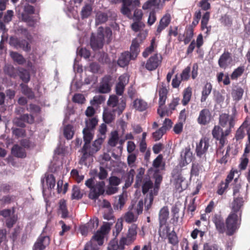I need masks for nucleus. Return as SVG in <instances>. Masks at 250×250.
Returning <instances> with one entry per match:
<instances>
[{
  "label": "nucleus",
  "instance_id": "obj_9",
  "mask_svg": "<svg viewBox=\"0 0 250 250\" xmlns=\"http://www.w3.org/2000/svg\"><path fill=\"white\" fill-rule=\"evenodd\" d=\"M211 119L212 115L211 112L208 109L205 108L200 111L197 119V122L201 125H206L211 122Z\"/></svg>",
  "mask_w": 250,
  "mask_h": 250
},
{
  "label": "nucleus",
  "instance_id": "obj_32",
  "mask_svg": "<svg viewBox=\"0 0 250 250\" xmlns=\"http://www.w3.org/2000/svg\"><path fill=\"white\" fill-rule=\"evenodd\" d=\"M193 27L192 25H189L187 27L185 30V38L183 40L185 44H188L191 40L193 37Z\"/></svg>",
  "mask_w": 250,
  "mask_h": 250
},
{
  "label": "nucleus",
  "instance_id": "obj_15",
  "mask_svg": "<svg viewBox=\"0 0 250 250\" xmlns=\"http://www.w3.org/2000/svg\"><path fill=\"white\" fill-rule=\"evenodd\" d=\"M232 61L231 54L229 51H225L218 60L219 66L222 68H226Z\"/></svg>",
  "mask_w": 250,
  "mask_h": 250
},
{
  "label": "nucleus",
  "instance_id": "obj_29",
  "mask_svg": "<svg viewBox=\"0 0 250 250\" xmlns=\"http://www.w3.org/2000/svg\"><path fill=\"white\" fill-rule=\"evenodd\" d=\"M133 106L137 110L142 112L146 110L148 105L146 102L141 99H137L133 102Z\"/></svg>",
  "mask_w": 250,
  "mask_h": 250
},
{
  "label": "nucleus",
  "instance_id": "obj_37",
  "mask_svg": "<svg viewBox=\"0 0 250 250\" xmlns=\"http://www.w3.org/2000/svg\"><path fill=\"white\" fill-rule=\"evenodd\" d=\"M125 77L121 76L119 77V82L116 84L115 90L116 93L118 95H122L124 91L125 84L123 83V79Z\"/></svg>",
  "mask_w": 250,
  "mask_h": 250
},
{
  "label": "nucleus",
  "instance_id": "obj_57",
  "mask_svg": "<svg viewBox=\"0 0 250 250\" xmlns=\"http://www.w3.org/2000/svg\"><path fill=\"white\" fill-rule=\"evenodd\" d=\"M157 5V0H147L143 5L142 8L144 10L150 9Z\"/></svg>",
  "mask_w": 250,
  "mask_h": 250
},
{
  "label": "nucleus",
  "instance_id": "obj_48",
  "mask_svg": "<svg viewBox=\"0 0 250 250\" xmlns=\"http://www.w3.org/2000/svg\"><path fill=\"white\" fill-rule=\"evenodd\" d=\"M118 141L119 135L118 132L117 131L112 132L111 137L108 142V145L112 147H114L117 145Z\"/></svg>",
  "mask_w": 250,
  "mask_h": 250
},
{
  "label": "nucleus",
  "instance_id": "obj_21",
  "mask_svg": "<svg viewBox=\"0 0 250 250\" xmlns=\"http://www.w3.org/2000/svg\"><path fill=\"white\" fill-rule=\"evenodd\" d=\"M13 155L18 158H24L26 157L25 150L18 145H15L11 150Z\"/></svg>",
  "mask_w": 250,
  "mask_h": 250
},
{
  "label": "nucleus",
  "instance_id": "obj_38",
  "mask_svg": "<svg viewBox=\"0 0 250 250\" xmlns=\"http://www.w3.org/2000/svg\"><path fill=\"white\" fill-rule=\"evenodd\" d=\"M98 61L103 64H109L110 59L108 54L104 52H99L97 54Z\"/></svg>",
  "mask_w": 250,
  "mask_h": 250
},
{
  "label": "nucleus",
  "instance_id": "obj_41",
  "mask_svg": "<svg viewBox=\"0 0 250 250\" xmlns=\"http://www.w3.org/2000/svg\"><path fill=\"white\" fill-rule=\"evenodd\" d=\"M108 20L107 13L99 11L96 15V22L97 24L105 23Z\"/></svg>",
  "mask_w": 250,
  "mask_h": 250
},
{
  "label": "nucleus",
  "instance_id": "obj_6",
  "mask_svg": "<svg viewBox=\"0 0 250 250\" xmlns=\"http://www.w3.org/2000/svg\"><path fill=\"white\" fill-rule=\"evenodd\" d=\"M162 60V55L160 54L155 53L151 56L146 62H142L141 66L145 67L148 71H154L161 65Z\"/></svg>",
  "mask_w": 250,
  "mask_h": 250
},
{
  "label": "nucleus",
  "instance_id": "obj_12",
  "mask_svg": "<svg viewBox=\"0 0 250 250\" xmlns=\"http://www.w3.org/2000/svg\"><path fill=\"white\" fill-rule=\"evenodd\" d=\"M209 146V140L207 137L202 138L197 144L195 151L198 157L201 158L205 154Z\"/></svg>",
  "mask_w": 250,
  "mask_h": 250
},
{
  "label": "nucleus",
  "instance_id": "obj_51",
  "mask_svg": "<svg viewBox=\"0 0 250 250\" xmlns=\"http://www.w3.org/2000/svg\"><path fill=\"white\" fill-rule=\"evenodd\" d=\"M201 169V166L198 163H192L190 170V176H198L199 174V171Z\"/></svg>",
  "mask_w": 250,
  "mask_h": 250
},
{
  "label": "nucleus",
  "instance_id": "obj_62",
  "mask_svg": "<svg viewBox=\"0 0 250 250\" xmlns=\"http://www.w3.org/2000/svg\"><path fill=\"white\" fill-rule=\"evenodd\" d=\"M104 234L99 230L93 236V239L97 241L99 245H101L103 243V239Z\"/></svg>",
  "mask_w": 250,
  "mask_h": 250
},
{
  "label": "nucleus",
  "instance_id": "obj_30",
  "mask_svg": "<svg viewBox=\"0 0 250 250\" xmlns=\"http://www.w3.org/2000/svg\"><path fill=\"white\" fill-rule=\"evenodd\" d=\"M170 232V227L167 223L162 225L159 224L158 234L160 237L166 239Z\"/></svg>",
  "mask_w": 250,
  "mask_h": 250
},
{
  "label": "nucleus",
  "instance_id": "obj_54",
  "mask_svg": "<svg viewBox=\"0 0 250 250\" xmlns=\"http://www.w3.org/2000/svg\"><path fill=\"white\" fill-rule=\"evenodd\" d=\"M203 250H222L218 244L211 243H205Z\"/></svg>",
  "mask_w": 250,
  "mask_h": 250
},
{
  "label": "nucleus",
  "instance_id": "obj_52",
  "mask_svg": "<svg viewBox=\"0 0 250 250\" xmlns=\"http://www.w3.org/2000/svg\"><path fill=\"white\" fill-rule=\"evenodd\" d=\"M72 126L68 125L64 127L63 134L64 137L68 140L71 139L74 135V131L72 130Z\"/></svg>",
  "mask_w": 250,
  "mask_h": 250
},
{
  "label": "nucleus",
  "instance_id": "obj_46",
  "mask_svg": "<svg viewBox=\"0 0 250 250\" xmlns=\"http://www.w3.org/2000/svg\"><path fill=\"white\" fill-rule=\"evenodd\" d=\"M19 76L24 83H27L30 81V74L25 69L21 68L19 70Z\"/></svg>",
  "mask_w": 250,
  "mask_h": 250
},
{
  "label": "nucleus",
  "instance_id": "obj_28",
  "mask_svg": "<svg viewBox=\"0 0 250 250\" xmlns=\"http://www.w3.org/2000/svg\"><path fill=\"white\" fill-rule=\"evenodd\" d=\"M212 89V84L210 83H207L203 88L201 102L202 103L206 101L208 97L210 94Z\"/></svg>",
  "mask_w": 250,
  "mask_h": 250
},
{
  "label": "nucleus",
  "instance_id": "obj_24",
  "mask_svg": "<svg viewBox=\"0 0 250 250\" xmlns=\"http://www.w3.org/2000/svg\"><path fill=\"white\" fill-rule=\"evenodd\" d=\"M135 171L133 169H131L124 175L125 184L123 188H127L131 186L133 180Z\"/></svg>",
  "mask_w": 250,
  "mask_h": 250
},
{
  "label": "nucleus",
  "instance_id": "obj_31",
  "mask_svg": "<svg viewBox=\"0 0 250 250\" xmlns=\"http://www.w3.org/2000/svg\"><path fill=\"white\" fill-rule=\"evenodd\" d=\"M155 38H153L151 40L150 45L146 47L143 52V56L144 58H147L150 54L153 52L157 47V45L155 42Z\"/></svg>",
  "mask_w": 250,
  "mask_h": 250
},
{
  "label": "nucleus",
  "instance_id": "obj_18",
  "mask_svg": "<svg viewBox=\"0 0 250 250\" xmlns=\"http://www.w3.org/2000/svg\"><path fill=\"white\" fill-rule=\"evenodd\" d=\"M59 207L57 213L61 215V217L65 219L68 217V211L67 208L66 200L64 199H61L59 202Z\"/></svg>",
  "mask_w": 250,
  "mask_h": 250
},
{
  "label": "nucleus",
  "instance_id": "obj_47",
  "mask_svg": "<svg viewBox=\"0 0 250 250\" xmlns=\"http://www.w3.org/2000/svg\"><path fill=\"white\" fill-rule=\"evenodd\" d=\"M92 7L91 4H86L82 9L81 16L82 19L87 18L91 14Z\"/></svg>",
  "mask_w": 250,
  "mask_h": 250
},
{
  "label": "nucleus",
  "instance_id": "obj_4",
  "mask_svg": "<svg viewBox=\"0 0 250 250\" xmlns=\"http://www.w3.org/2000/svg\"><path fill=\"white\" fill-rule=\"evenodd\" d=\"M229 130H223L220 126L216 125L212 130L213 138L219 142V146L217 150V157L221 156L224 153L223 148L228 142L227 137L231 133Z\"/></svg>",
  "mask_w": 250,
  "mask_h": 250
},
{
  "label": "nucleus",
  "instance_id": "obj_17",
  "mask_svg": "<svg viewBox=\"0 0 250 250\" xmlns=\"http://www.w3.org/2000/svg\"><path fill=\"white\" fill-rule=\"evenodd\" d=\"M132 60L129 52L125 51L121 53L117 61V64L121 67H125L128 65L130 61Z\"/></svg>",
  "mask_w": 250,
  "mask_h": 250
},
{
  "label": "nucleus",
  "instance_id": "obj_39",
  "mask_svg": "<svg viewBox=\"0 0 250 250\" xmlns=\"http://www.w3.org/2000/svg\"><path fill=\"white\" fill-rule=\"evenodd\" d=\"M21 20L27 23L28 26L34 27L37 22V20L35 19L33 16H26L23 15V18H21Z\"/></svg>",
  "mask_w": 250,
  "mask_h": 250
},
{
  "label": "nucleus",
  "instance_id": "obj_1",
  "mask_svg": "<svg viewBox=\"0 0 250 250\" xmlns=\"http://www.w3.org/2000/svg\"><path fill=\"white\" fill-rule=\"evenodd\" d=\"M243 203L242 197L234 198L231 203V211L226 219L228 236L233 235L241 226Z\"/></svg>",
  "mask_w": 250,
  "mask_h": 250
},
{
  "label": "nucleus",
  "instance_id": "obj_14",
  "mask_svg": "<svg viewBox=\"0 0 250 250\" xmlns=\"http://www.w3.org/2000/svg\"><path fill=\"white\" fill-rule=\"evenodd\" d=\"M104 182H100L94 185L89 194L90 198L96 199L100 195H102L104 192Z\"/></svg>",
  "mask_w": 250,
  "mask_h": 250
},
{
  "label": "nucleus",
  "instance_id": "obj_55",
  "mask_svg": "<svg viewBox=\"0 0 250 250\" xmlns=\"http://www.w3.org/2000/svg\"><path fill=\"white\" fill-rule=\"evenodd\" d=\"M190 67L187 66L185 68L182 72L181 74V81H188L190 77Z\"/></svg>",
  "mask_w": 250,
  "mask_h": 250
},
{
  "label": "nucleus",
  "instance_id": "obj_33",
  "mask_svg": "<svg viewBox=\"0 0 250 250\" xmlns=\"http://www.w3.org/2000/svg\"><path fill=\"white\" fill-rule=\"evenodd\" d=\"M167 238L168 239V243L172 245V247H178L179 239L177 234L174 229L168 234Z\"/></svg>",
  "mask_w": 250,
  "mask_h": 250
},
{
  "label": "nucleus",
  "instance_id": "obj_3",
  "mask_svg": "<svg viewBox=\"0 0 250 250\" xmlns=\"http://www.w3.org/2000/svg\"><path fill=\"white\" fill-rule=\"evenodd\" d=\"M112 32L111 29L106 27L104 28L100 26L98 29L97 34L95 36L93 33L92 34L90 39V45L94 50H96L103 47L104 43V38L107 39L108 43L111 40Z\"/></svg>",
  "mask_w": 250,
  "mask_h": 250
},
{
  "label": "nucleus",
  "instance_id": "obj_7",
  "mask_svg": "<svg viewBox=\"0 0 250 250\" xmlns=\"http://www.w3.org/2000/svg\"><path fill=\"white\" fill-rule=\"evenodd\" d=\"M158 93L159 96V104L160 108L158 109L157 112L159 115L161 117H163L165 115V111L162 109H161L160 108L165 104L168 93V90L167 88V86L164 83H162L160 85Z\"/></svg>",
  "mask_w": 250,
  "mask_h": 250
},
{
  "label": "nucleus",
  "instance_id": "obj_11",
  "mask_svg": "<svg viewBox=\"0 0 250 250\" xmlns=\"http://www.w3.org/2000/svg\"><path fill=\"white\" fill-rule=\"evenodd\" d=\"M112 77L110 75L104 76L98 87V91L100 93H107L110 91L112 86Z\"/></svg>",
  "mask_w": 250,
  "mask_h": 250
},
{
  "label": "nucleus",
  "instance_id": "obj_49",
  "mask_svg": "<svg viewBox=\"0 0 250 250\" xmlns=\"http://www.w3.org/2000/svg\"><path fill=\"white\" fill-rule=\"evenodd\" d=\"M34 12L35 8L34 6L29 4H26L24 6L23 12L21 14V18H23V15L29 16H32Z\"/></svg>",
  "mask_w": 250,
  "mask_h": 250
},
{
  "label": "nucleus",
  "instance_id": "obj_26",
  "mask_svg": "<svg viewBox=\"0 0 250 250\" xmlns=\"http://www.w3.org/2000/svg\"><path fill=\"white\" fill-rule=\"evenodd\" d=\"M181 163L182 166H185L189 164L191 161L192 153L190 151L189 148H186L181 155Z\"/></svg>",
  "mask_w": 250,
  "mask_h": 250
},
{
  "label": "nucleus",
  "instance_id": "obj_50",
  "mask_svg": "<svg viewBox=\"0 0 250 250\" xmlns=\"http://www.w3.org/2000/svg\"><path fill=\"white\" fill-rule=\"evenodd\" d=\"M88 229L90 232H92L93 230L96 229L99 225V220L97 218H95L90 220L86 224Z\"/></svg>",
  "mask_w": 250,
  "mask_h": 250
},
{
  "label": "nucleus",
  "instance_id": "obj_36",
  "mask_svg": "<svg viewBox=\"0 0 250 250\" xmlns=\"http://www.w3.org/2000/svg\"><path fill=\"white\" fill-rule=\"evenodd\" d=\"M245 71V66L240 65L235 69L231 74L230 78L232 80H237L238 78L241 77Z\"/></svg>",
  "mask_w": 250,
  "mask_h": 250
},
{
  "label": "nucleus",
  "instance_id": "obj_43",
  "mask_svg": "<svg viewBox=\"0 0 250 250\" xmlns=\"http://www.w3.org/2000/svg\"><path fill=\"white\" fill-rule=\"evenodd\" d=\"M138 218L137 215H135L132 211H128L125 213L124 219L127 223H132L136 222Z\"/></svg>",
  "mask_w": 250,
  "mask_h": 250
},
{
  "label": "nucleus",
  "instance_id": "obj_27",
  "mask_svg": "<svg viewBox=\"0 0 250 250\" xmlns=\"http://www.w3.org/2000/svg\"><path fill=\"white\" fill-rule=\"evenodd\" d=\"M192 96V88L190 86L184 89L183 92V99L182 104L184 106H186L190 102Z\"/></svg>",
  "mask_w": 250,
  "mask_h": 250
},
{
  "label": "nucleus",
  "instance_id": "obj_40",
  "mask_svg": "<svg viewBox=\"0 0 250 250\" xmlns=\"http://www.w3.org/2000/svg\"><path fill=\"white\" fill-rule=\"evenodd\" d=\"M153 184L151 180L149 179H144L142 185V192L144 194H146L149 189L153 188Z\"/></svg>",
  "mask_w": 250,
  "mask_h": 250
},
{
  "label": "nucleus",
  "instance_id": "obj_61",
  "mask_svg": "<svg viewBox=\"0 0 250 250\" xmlns=\"http://www.w3.org/2000/svg\"><path fill=\"white\" fill-rule=\"evenodd\" d=\"M228 187L229 186L225 184L224 181H221L217 187L216 193L220 195H223Z\"/></svg>",
  "mask_w": 250,
  "mask_h": 250
},
{
  "label": "nucleus",
  "instance_id": "obj_56",
  "mask_svg": "<svg viewBox=\"0 0 250 250\" xmlns=\"http://www.w3.org/2000/svg\"><path fill=\"white\" fill-rule=\"evenodd\" d=\"M12 133L17 138L23 137L25 136V131L24 129L18 128H12Z\"/></svg>",
  "mask_w": 250,
  "mask_h": 250
},
{
  "label": "nucleus",
  "instance_id": "obj_58",
  "mask_svg": "<svg viewBox=\"0 0 250 250\" xmlns=\"http://www.w3.org/2000/svg\"><path fill=\"white\" fill-rule=\"evenodd\" d=\"M21 116L24 123H26L29 124H32L34 123L35 118L32 115L28 114H23Z\"/></svg>",
  "mask_w": 250,
  "mask_h": 250
},
{
  "label": "nucleus",
  "instance_id": "obj_59",
  "mask_svg": "<svg viewBox=\"0 0 250 250\" xmlns=\"http://www.w3.org/2000/svg\"><path fill=\"white\" fill-rule=\"evenodd\" d=\"M118 98L116 95H111L109 97L107 101V104L111 107H115L118 103Z\"/></svg>",
  "mask_w": 250,
  "mask_h": 250
},
{
  "label": "nucleus",
  "instance_id": "obj_2",
  "mask_svg": "<svg viewBox=\"0 0 250 250\" xmlns=\"http://www.w3.org/2000/svg\"><path fill=\"white\" fill-rule=\"evenodd\" d=\"M98 122V120L96 117L86 119L85 121V126L83 130L84 144L82 149L83 155L81 158L80 163L83 162L88 157L87 149L89 148L91 142L93 138L94 130Z\"/></svg>",
  "mask_w": 250,
  "mask_h": 250
},
{
  "label": "nucleus",
  "instance_id": "obj_35",
  "mask_svg": "<svg viewBox=\"0 0 250 250\" xmlns=\"http://www.w3.org/2000/svg\"><path fill=\"white\" fill-rule=\"evenodd\" d=\"M10 56L13 60L19 64L22 65L26 62V60L22 55L17 52H11Z\"/></svg>",
  "mask_w": 250,
  "mask_h": 250
},
{
  "label": "nucleus",
  "instance_id": "obj_19",
  "mask_svg": "<svg viewBox=\"0 0 250 250\" xmlns=\"http://www.w3.org/2000/svg\"><path fill=\"white\" fill-rule=\"evenodd\" d=\"M11 42L14 44L17 47L22 48L24 51L28 52L31 49L29 43L25 40H20L18 39H13L10 40Z\"/></svg>",
  "mask_w": 250,
  "mask_h": 250
},
{
  "label": "nucleus",
  "instance_id": "obj_22",
  "mask_svg": "<svg viewBox=\"0 0 250 250\" xmlns=\"http://www.w3.org/2000/svg\"><path fill=\"white\" fill-rule=\"evenodd\" d=\"M140 45L137 39L132 41L130 47V55L132 57V60H135L140 52Z\"/></svg>",
  "mask_w": 250,
  "mask_h": 250
},
{
  "label": "nucleus",
  "instance_id": "obj_10",
  "mask_svg": "<svg viewBox=\"0 0 250 250\" xmlns=\"http://www.w3.org/2000/svg\"><path fill=\"white\" fill-rule=\"evenodd\" d=\"M50 243V237L41 234L34 244L33 250H44Z\"/></svg>",
  "mask_w": 250,
  "mask_h": 250
},
{
  "label": "nucleus",
  "instance_id": "obj_64",
  "mask_svg": "<svg viewBox=\"0 0 250 250\" xmlns=\"http://www.w3.org/2000/svg\"><path fill=\"white\" fill-rule=\"evenodd\" d=\"M109 183L110 186L117 187L121 183V180L117 176H112L109 178Z\"/></svg>",
  "mask_w": 250,
  "mask_h": 250
},
{
  "label": "nucleus",
  "instance_id": "obj_5",
  "mask_svg": "<svg viewBox=\"0 0 250 250\" xmlns=\"http://www.w3.org/2000/svg\"><path fill=\"white\" fill-rule=\"evenodd\" d=\"M236 108L233 107L231 115L227 113L220 114L219 117V125L222 128H226V130H229L231 132L236 122Z\"/></svg>",
  "mask_w": 250,
  "mask_h": 250
},
{
  "label": "nucleus",
  "instance_id": "obj_42",
  "mask_svg": "<svg viewBox=\"0 0 250 250\" xmlns=\"http://www.w3.org/2000/svg\"><path fill=\"white\" fill-rule=\"evenodd\" d=\"M243 93V89L240 87H238L232 90L231 94L233 100L236 101H238L242 99Z\"/></svg>",
  "mask_w": 250,
  "mask_h": 250
},
{
  "label": "nucleus",
  "instance_id": "obj_23",
  "mask_svg": "<svg viewBox=\"0 0 250 250\" xmlns=\"http://www.w3.org/2000/svg\"><path fill=\"white\" fill-rule=\"evenodd\" d=\"M4 74L10 78H16L18 75V70L11 64H6L3 67Z\"/></svg>",
  "mask_w": 250,
  "mask_h": 250
},
{
  "label": "nucleus",
  "instance_id": "obj_34",
  "mask_svg": "<svg viewBox=\"0 0 250 250\" xmlns=\"http://www.w3.org/2000/svg\"><path fill=\"white\" fill-rule=\"evenodd\" d=\"M115 110L111 111H104L103 115L104 121L106 124L111 123L115 118Z\"/></svg>",
  "mask_w": 250,
  "mask_h": 250
},
{
  "label": "nucleus",
  "instance_id": "obj_44",
  "mask_svg": "<svg viewBox=\"0 0 250 250\" xmlns=\"http://www.w3.org/2000/svg\"><path fill=\"white\" fill-rule=\"evenodd\" d=\"M153 176L155 179L154 191V193H155L158 191L160 185L162 182L163 177L159 173L158 170L155 172Z\"/></svg>",
  "mask_w": 250,
  "mask_h": 250
},
{
  "label": "nucleus",
  "instance_id": "obj_8",
  "mask_svg": "<svg viewBox=\"0 0 250 250\" xmlns=\"http://www.w3.org/2000/svg\"><path fill=\"white\" fill-rule=\"evenodd\" d=\"M212 221L214 223L216 230L219 233H226V221L220 213H215L212 217Z\"/></svg>",
  "mask_w": 250,
  "mask_h": 250
},
{
  "label": "nucleus",
  "instance_id": "obj_20",
  "mask_svg": "<svg viewBox=\"0 0 250 250\" xmlns=\"http://www.w3.org/2000/svg\"><path fill=\"white\" fill-rule=\"evenodd\" d=\"M104 138H99L94 141L92 144V147L89 146L87 149L88 157L92 155L93 153L97 152L101 148V146L104 142Z\"/></svg>",
  "mask_w": 250,
  "mask_h": 250
},
{
  "label": "nucleus",
  "instance_id": "obj_45",
  "mask_svg": "<svg viewBox=\"0 0 250 250\" xmlns=\"http://www.w3.org/2000/svg\"><path fill=\"white\" fill-rule=\"evenodd\" d=\"M45 181L48 188L50 189L54 188L56 184V180L54 176L52 174L45 175Z\"/></svg>",
  "mask_w": 250,
  "mask_h": 250
},
{
  "label": "nucleus",
  "instance_id": "obj_13",
  "mask_svg": "<svg viewBox=\"0 0 250 250\" xmlns=\"http://www.w3.org/2000/svg\"><path fill=\"white\" fill-rule=\"evenodd\" d=\"M171 20L169 13H166L160 19L155 32L156 36H160L162 31L166 28L170 24Z\"/></svg>",
  "mask_w": 250,
  "mask_h": 250
},
{
  "label": "nucleus",
  "instance_id": "obj_53",
  "mask_svg": "<svg viewBox=\"0 0 250 250\" xmlns=\"http://www.w3.org/2000/svg\"><path fill=\"white\" fill-rule=\"evenodd\" d=\"M166 132L165 130L164 127H161L157 130L155 132H153L152 134V137L155 141H159L162 138L163 135Z\"/></svg>",
  "mask_w": 250,
  "mask_h": 250
},
{
  "label": "nucleus",
  "instance_id": "obj_60",
  "mask_svg": "<svg viewBox=\"0 0 250 250\" xmlns=\"http://www.w3.org/2000/svg\"><path fill=\"white\" fill-rule=\"evenodd\" d=\"M131 243H132L129 242L126 237H123L120 240L119 244H118V246L119 247V249L124 250L125 249V245H129Z\"/></svg>",
  "mask_w": 250,
  "mask_h": 250
},
{
  "label": "nucleus",
  "instance_id": "obj_63",
  "mask_svg": "<svg viewBox=\"0 0 250 250\" xmlns=\"http://www.w3.org/2000/svg\"><path fill=\"white\" fill-rule=\"evenodd\" d=\"M245 136V132L242 127H239L236 131L235 138L236 141L242 140Z\"/></svg>",
  "mask_w": 250,
  "mask_h": 250
},
{
  "label": "nucleus",
  "instance_id": "obj_25",
  "mask_svg": "<svg viewBox=\"0 0 250 250\" xmlns=\"http://www.w3.org/2000/svg\"><path fill=\"white\" fill-rule=\"evenodd\" d=\"M137 228L138 226L135 224H132L128 228L126 237L128 239V241L131 243L133 242L136 238Z\"/></svg>",
  "mask_w": 250,
  "mask_h": 250
},
{
  "label": "nucleus",
  "instance_id": "obj_16",
  "mask_svg": "<svg viewBox=\"0 0 250 250\" xmlns=\"http://www.w3.org/2000/svg\"><path fill=\"white\" fill-rule=\"evenodd\" d=\"M169 218V211L167 206H164L160 209L158 213L159 224H167Z\"/></svg>",
  "mask_w": 250,
  "mask_h": 250
}]
</instances>
